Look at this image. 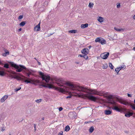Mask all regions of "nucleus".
I'll return each mask as SVG.
<instances>
[{
  "label": "nucleus",
  "instance_id": "19",
  "mask_svg": "<svg viewBox=\"0 0 135 135\" xmlns=\"http://www.w3.org/2000/svg\"><path fill=\"white\" fill-rule=\"evenodd\" d=\"M78 57H83L86 59H88V56L86 55L85 54H84V55H78Z\"/></svg>",
  "mask_w": 135,
  "mask_h": 135
},
{
  "label": "nucleus",
  "instance_id": "29",
  "mask_svg": "<svg viewBox=\"0 0 135 135\" xmlns=\"http://www.w3.org/2000/svg\"><path fill=\"white\" fill-rule=\"evenodd\" d=\"M4 75V72L3 71H0V75L3 76Z\"/></svg>",
  "mask_w": 135,
  "mask_h": 135
},
{
  "label": "nucleus",
  "instance_id": "18",
  "mask_svg": "<svg viewBox=\"0 0 135 135\" xmlns=\"http://www.w3.org/2000/svg\"><path fill=\"white\" fill-rule=\"evenodd\" d=\"M88 26V24L87 23L84 24H81V27L82 28H84L86 27H87Z\"/></svg>",
  "mask_w": 135,
  "mask_h": 135
},
{
  "label": "nucleus",
  "instance_id": "20",
  "mask_svg": "<svg viewBox=\"0 0 135 135\" xmlns=\"http://www.w3.org/2000/svg\"><path fill=\"white\" fill-rule=\"evenodd\" d=\"M70 128L68 125L65 128V131L66 132L68 131L70 129Z\"/></svg>",
  "mask_w": 135,
  "mask_h": 135
},
{
  "label": "nucleus",
  "instance_id": "51",
  "mask_svg": "<svg viewBox=\"0 0 135 135\" xmlns=\"http://www.w3.org/2000/svg\"><path fill=\"white\" fill-rule=\"evenodd\" d=\"M38 65H40L41 64H40V63L39 62H38Z\"/></svg>",
  "mask_w": 135,
  "mask_h": 135
},
{
  "label": "nucleus",
  "instance_id": "53",
  "mask_svg": "<svg viewBox=\"0 0 135 135\" xmlns=\"http://www.w3.org/2000/svg\"><path fill=\"white\" fill-rule=\"evenodd\" d=\"M44 118H42V120H44Z\"/></svg>",
  "mask_w": 135,
  "mask_h": 135
},
{
  "label": "nucleus",
  "instance_id": "8",
  "mask_svg": "<svg viewBox=\"0 0 135 135\" xmlns=\"http://www.w3.org/2000/svg\"><path fill=\"white\" fill-rule=\"evenodd\" d=\"M109 55V52H105L101 54L100 57L101 58L103 59H106Z\"/></svg>",
  "mask_w": 135,
  "mask_h": 135
},
{
  "label": "nucleus",
  "instance_id": "40",
  "mask_svg": "<svg viewBox=\"0 0 135 135\" xmlns=\"http://www.w3.org/2000/svg\"><path fill=\"white\" fill-rule=\"evenodd\" d=\"M58 135H63L62 132L61 131V132L59 133Z\"/></svg>",
  "mask_w": 135,
  "mask_h": 135
},
{
  "label": "nucleus",
  "instance_id": "58",
  "mask_svg": "<svg viewBox=\"0 0 135 135\" xmlns=\"http://www.w3.org/2000/svg\"><path fill=\"white\" fill-rule=\"evenodd\" d=\"M9 135H11V134H9Z\"/></svg>",
  "mask_w": 135,
  "mask_h": 135
},
{
  "label": "nucleus",
  "instance_id": "11",
  "mask_svg": "<svg viewBox=\"0 0 135 135\" xmlns=\"http://www.w3.org/2000/svg\"><path fill=\"white\" fill-rule=\"evenodd\" d=\"M89 52V51L87 48H84L81 50V52L82 54L86 55Z\"/></svg>",
  "mask_w": 135,
  "mask_h": 135
},
{
  "label": "nucleus",
  "instance_id": "9",
  "mask_svg": "<svg viewBox=\"0 0 135 135\" xmlns=\"http://www.w3.org/2000/svg\"><path fill=\"white\" fill-rule=\"evenodd\" d=\"M34 30L35 31H38L40 30V22L34 27Z\"/></svg>",
  "mask_w": 135,
  "mask_h": 135
},
{
  "label": "nucleus",
  "instance_id": "33",
  "mask_svg": "<svg viewBox=\"0 0 135 135\" xmlns=\"http://www.w3.org/2000/svg\"><path fill=\"white\" fill-rule=\"evenodd\" d=\"M5 130V127H2L1 128V131L3 132Z\"/></svg>",
  "mask_w": 135,
  "mask_h": 135
},
{
  "label": "nucleus",
  "instance_id": "52",
  "mask_svg": "<svg viewBox=\"0 0 135 135\" xmlns=\"http://www.w3.org/2000/svg\"><path fill=\"white\" fill-rule=\"evenodd\" d=\"M91 47V46H90L89 47V49H90Z\"/></svg>",
  "mask_w": 135,
  "mask_h": 135
},
{
  "label": "nucleus",
  "instance_id": "41",
  "mask_svg": "<svg viewBox=\"0 0 135 135\" xmlns=\"http://www.w3.org/2000/svg\"><path fill=\"white\" fill-rule=\"evenodd\" d=\"M127 96L128 97H131L132 96V95L131 94H127Z\"/></svg>",
  "mask_w": 135,
  "mask_h": 135
},
{
  "label": "nucleus",
  "instance_id": "55",
  "mask_svg": "<svg viewBox=\"0 0 135 135\" xmlns=\"http://www.w3.org/2000/svg\"><path fill=\"white\" fill-rule=\"evenodd\" d=\"M52 34H53V33H52V34H51V35H52Z\"/></svg>",
  "mask_w": 135,
  "mask_h": 135
},
{
  "label": "nucleus",
  "instance_id": "16",
  "mask_svg": "<svg viewBox=\"0 0 135 135\" xmlns=\"http://www.w3.org/2000/svg\"><path fill=\"white\" fill-rule=\"evenodd\" d=\"M112 112V111L109 110H105L104 111V113L106 115L110 114Z\"/></svg>",
  "mask_w": 135,
  "mask_h": 135
},
{
  "label": "nucleus",
  "instance_id": "38",
  "mask_svg": "<svg viewBox=\"0 0 135 135\" xmlns=\"http://www.w3.org/2000/svg\"><path fill=\"white\" fill-rule=\"evenodd\" d=\"M63 109L62 108V107H60L59 108V111H61Z\"/></svg>",
  "mask_w": 135,
  "mask_h": 135
},
{
  "label": "nucleus",
  "instance_id": "32",
  "mask_svg": "<svg viewBox=\"0 0 135 135\" xmlns=\"http://www.w3.org/2000/svg\"><path fill=\"white\" fill-rule=\"evenodd\" d=\"M120 3H118L117 4V8H119L120 7Z\"/></svg>",
  "mask_w": 135,
  "mask_h": 135
},
{
  "label": "nucleus",
  "instance_id": "12",
  "mask_svg": "<svg viewBox=\"0 0 135 135\" xmlns=\"http://www.w3.org/2000/svg\"><path fill=\"white\" fill-rule=\"evenodd\" d=\"M56 89L62 93L65 92L66 90H67V89L65 88H62L57 87L56 88Z\"/></svg>",
  "mask_w": 135,
  "mask_h": 135
},
{
  "label": "nucleus",
  "instance_id": "44",
  "mask_svg": "<svg viewBox=\"0 0 135 135\" xmlns=\"http://www.w3.org/2000/svg\"><path fill=\"white\" fill-rule=\"evenodd\" d=\"M105 66H104V68L106 69L107 68L108 66H107V65L106 64H105Z\"/></svg>",
  "mask_w": 135,
  "mask_h": 135
},
{
  "label": "nucleus",
  "instance_id": "3",
  "mask_svg": "<svg viewBox=\"0 0 135 135\" xmlns=\"http://www.w3.org/2000/svg\"><path fill=\"white\" fill-rule=\"evenodd\" d=\"M116 100L117 101L119 102L121 104L126 106L130 105L133 109L135 110V105L130 104L129 102L122 98H116Z\"/></svg>",
  "mask_w": 135,
  "mask_h": 135
},
{
  "label": "nucleus",
  "instance_id": "34",
  "mask_svg": "<svg viewBox=\"0 0 135 135\" xmlns=\"http://www.w3.org/2000/svg\"><path fill=\"white\" fill-rule=\"evenodd\" d=\"M23 18V16L22 15H21L20 16L18 17V19H22Z\"/></svg>",
  "mask_w": 135,
  "mask_h": 135
},
{
  "label": "nucleus",
  "instance_id": "22",
  "mask_svg": "<svg viewBox=\"0 0 135 135\" xmlns=\"http://www.w3.org/2000/svg\"><path fill=\"white\" fill-rule=\"evenodd\" d=\"M76 30H72L69 31V32L71 33H75L77 32Z\"/></svg>",
  "mask_w": 135,
  "mask_h": 135
},
{
  "label": "nucleus",
  "instance_id": "42",
  "mask_svg": "<svg viewBox=\"0 0 135 135\" xmlns=\"http://www.w3.org/2000/svg\"><path fill=\"white\" fill-rule=\"evenodd\" d=\"M71 96L70 95H69V96H68L67 97H66V98H71Z\"/></svg>",
  "mask_w": 135,
  "mask_h": 135
},
{
  "label": "nucleus",
  "instance_id": "23",
  "mask_svg": "<svg viewBox=\"0 0 135 135\" xmlns=\"http://www.w3.org/2000/svg\"><path fill=\"white\" fill-rule=\"evenodd\" d=\"M94 130V128L93 127H91L89 129V132L91 133H92Z\"/></svg>",
  "mask_w": 135,
  "mask_h": 135
},
{
  "label": "nucleus",
  "instance_id": "10",
  "mask_svg": "<svg viewBox=\"0 0 135 135\" xmlns=\"http://www.w3.org/2000/svg\"><path fill=\"white\" fill-rule=\"evenodd\" d=\"M114 29L117 31L119 32H122L126 30L125 28H119L117 27H115Z\"/></svg>",
  "mask_w": 135,
  "mask_h": 135
},
{
  "label": "nucleus",
  "instance_id": "1",
  "mask_svg": "<svg viewBox=\"0 0 135 135\" xmlns=\"http://www.w3.org/2000/svg\"><path fill=\"white\" fill-rule=\"evenodd\" d=\"M65 84L70 87V88L73 91V93L76 94L75 95L79 97H85L93 101H95L97 98L91 94H98L101 96L103 95L100 92L95 90L89 89L83 86H75L70 82H67Z\"/></svg>",
  "mask_w": 135,
  "mask_h": 135
},
{
  "label": "nucleus",
  "instance_id": "37",
  "mask_svg": "<svg viewBox=\"0 0 135 135\" xmlns=\"http://www.w3.org/2000/svg\"><path fill=\"white\" fill-rule=\"evenodd\" d=\"M9 77L11 79H12L13 78H14V76H13L12 75H10L9 76Z\"/></svg>",
  "mask_w": 135,
  "mask_h": 135
},
{
  "label": "nucleus",
  "instance_id": "5",
  "mask_svg": "<svg viewBox=\"0 0 135 135\" xmlns=\"http://www.w3.org/2000/svg\"><path fill=\"white\" fill-rule=\"evenodd\" d=\"M39 75L41 76V78L42 80H45L46 83L49 82L50 79V77L49 75L44 74L41 72H39Z\"/></svg>",
  "mask_w": 135,
  "mask_h": 135
},
{
  "label": "nucleus",
  "instance_id": "56",
  "mask_svg": "<svg viewBox=\"0 0 135 135\" xmlns=\"http://www.w3.org/2000/svg\"><path fill=\"white\" fill-rule=\"evenodd\" d=\"M85 123H87V122H85Z\"/></svg>",
  "mask_w": 135,
  "mask_h": 135
},
{
  "label": "nucleus",
  "instance_id": "49",
  "mask_svg": "<svg viewBox=\"0 0 135 135\" xmlns=\"http://www.w3.org/2000/svg\"><path fill=\"white\" fill-rule=\"evenodd\" d=\"M58 85H59V86H62V85H61V84H58Z\"/></svg>",
  "mask_w": 135,
  "mask_h": 135
},
{
  "label": "nucleus",
  "instance_id": "30",
  "mask_svg": "<svg viewBox=\"0 0 135 135\" xmlns=\"http://www.w3.org/2000/svg\"><path fill=\"white\" fill-rule=\"evenodd\" d=\"M93 3H90L89 4V7L91 8L93 6Z\"/></svg>",
  "mask_w": 135,
  "mask_h": 135
},
{
  "label": "nucleus",
  "instance_id": "21",
  "mask_svg": "<svg viewBox=\"0 0 135 135\" xmlns=\"http://www.w3.org/2000/svg\"><path fill=\"white\" fill-rule=\"evenodd\" d=\"M121 70V69H120V68H116L115 69V71L117 72V74H118V73L119 71Z\"/></svg>",
  "mask_w": 135,
  "mask_h": 135
},
{
  "label": "nucleus",
  "instance_id": "46",
  "mask_svg": "<svg viewBox=\"0 0 135 135\" xmlns=\"http://www.w3.org/2000/svg\"><path fill=\"white\" fill-rule=\"evenodd\" d=\"M133 19L135 20V15L133 16Z\"/></svg>",
  "mask_w": 135,
  "mask_h": 135
},
{
  "label": "nucleus",
  "instance_id": "54",
  "mask_svg": "<svg viewBox=\"0 0 135 135\" xmlns=\"http://www.w3.org/2000/svg\"><path fill=\"white\" fill-rule=\"evenodd\" d=\"M134 103L135 104V99H134Z\"/></svg>",
  "mask_w": 135,
  "mask_h": 135
},
{
  "label": "nucleus",
  "instance_id": "43",
  "mask_svg": "<svg viewBox=\"0 0 135 135\" xmlns=\"http://www.w3.org/2000/svg\"><path fill=\"white\" fill-rule=\"evenodd\" d=\"M21 77H19V76H18V78L17 79V80H21Z\"/></svg>",
  "mask_w": 135,
  "mask_h": 135
},
{
  "label": "nucleus",
  "instance_id": "36",
  "mask_svg": "<svg viewBox=\"0 0 135 135\" xmlns=\"http://www.w3.org/2000/svg\"><path fill=\"white\" fill-rule=\"evenodd\" d=\"M18 78V76L17 75H15L14 76L13 78L17 79Z\"/></svg>",
  "mask_w": 135,
  "mask_h": 135
},
{
  "label": "nucleus",
  "instance_id": "31",
  "mask_svg": "<svg viewBox=\"0 0 135 135\" xmlns=\"http://www.w3.org/2000/svg\"><path fill=\"white\" fill-rule=\"evenodd\" d=\"M9 54V52H5L3 54V56H6L7 55V54Z\"/></svg>",
  "mask_w": 135,
  "mask_h": 135
},
{
  "label": "nucleus",
  "instance_id": "13",
  "mask_svg": "<svg viewBox=\"0 0 135 135\" xmlns=\"http://www.w3.org/2000/svg\"><path fill=\"white\" fill-rule=\"evenodd\" d=\"M133 114V113L130 112H128L125 113V116L127 117H129L132 116Z\"/></svg>",
  "mask_w": 135,
  "mask_h": 135
},
{
  "label": "nucleus",
  "instance_id": "39",
  "mask_svg": "<svg viewBox=\"0 0 135 135\" xmlns=\"http://www.w3.org/2000/svg\"><path fill=\"white\" fill-rule=\"evenodd\" d=\"M36 125L35 124H34V130L35 131L36 130Z\"/></svg>",
  "mask_w": 135,
  "mask_h": 135
},
{
  "label": "nucleus",
  "instance_id": "57",
  "mask_svg": "<svg viewBox=\"0 0 135 135\" xmlns=\"http://www.w3.org/2000/svg\"><path fill=\"white\" fill-rule=\"evenodd\" d=\"M85 123H87V122H85Z\"/></svg>",
  "mask_w": 135,
  "mask_h": 135
},
{
  "label": "nucleus",
  "instance_id": "14",
  "mask_svg": "<svg viewBox=\"0 0 135 135\" xmlns=\"http://www.w3.org/2000/svg\"><path fill=\"white\" fill-rule=\"evenodd\" d=\"M8 97L7 95H5L1 99V102H4Z\"/></svg>",
  "mask_w": 135,
  "mask_h": 135
},
{
  "label": "nucleus",
  "instance_id": "26",
  "mask_svg": "<svg viewBox=\"0 0 135 135\" xmlns=\"http://www.w3.org/2000/svg\"><path fill=\"white\" fill-rule=\"evenodd\" d=\"M25 24V21L22 22L20 24V25L21 26H23Z\"/></svg>",
  "mask_w": 135,
  "mask_h": 135
},
{
  "label": "nucleus",
  "instance_id": "27",
  "mask_svg": "<svg viewBox=\"0 0 135 135\" xmlns=\"http://www.w3.org/2000/svg\"><path fill=\"white\" fill-rule=\"evenodd\" d=\"M42 99H37L35 100V102L37 103H40L42 101Z\"/></svg>",
  "mask_w": 135,
  "mask_h": 135
},
{
  "label": "nucleus",
  "instance_id": "47",
  "mask_svg": "<svg viewBox=\"0 0 135 135\" xmlns=\"http://www.w3.org/2000/svg\"><path fill=\"white\" fill-rule=\"evenodd\" d=\"M133 50H134L135 51V47H133Z\"/></svg>",
  "mask_w": 135,
  "mask_h": 135
},
{
  "label": "nucleus",
  "instance_id": "4",
  "mask_svg": "<svg viewBox=\"0 0 135 135\" xmlns=\"http://www.w3.org/2000/svg\"><path fill=\"white\" fill-rule=\"evenodd\" d=\"M22 76L23 78L21 77V80L25 82L27 84L29 83H31L33 84H36V83H39V81L38 80H31L30 79L25 77L23 75H22Z\"/></svg>",
  "mask_w": 135,
  "mask_h": 135
},
{
  "label": "nucleus",
  "instance_id": "15",
  "mask_svg": "<svg viewBox=\"0 0 135 135\" xmlns=\"http://www.w3.org/2000/svg\"><path fill=\"white\" fill-rule=\"evenodd\" d=\"M97 20L100 22L101 23L103 21V18L101 17L98 16L97 17Z\"/></svg>",
  "mask_w": 135,
  "mask_h": 135
},
{
  "label": "nucleus",
  "instance_id": "24",
  "mask_svg": "<svg viewBox=\"0 0 135 135\" xmlns=\"http://www.w3.org/2000/svg\"><path fill=\"white\" fill-rule=\"evenodd\" d=\"M4 67L6 68H9V65L7 63H6L4 64Z\"/></svg>",
  "mask_w": 135,
  "mask_h": 135
},
{
  "label": "nucleus",
  "instance_id": "48",
  "mask_svg": "<svg viewBox=\"0 0 135 135\" xmlns=\"http://www.w3.org/2000/svg\"><path fill=\"white\" fill-rule=\"evenodd\" d=\"M12 73L13 74H16V72H13V73Z\"/></svg>",
  "mask_w": 135,
  "mask_h": 135
},
{
  "label": "nucleus",
  "instance_id": "35",
  "mask_svg": "<svg viewBox=\"0 0 135 135\" xmlns=\"http://www.w3.org/2000/svg\"><path fill=\"white\" fill-rule=\"evenodd\" d=\"M21 89V87H20V88H18V89L16 88V89H15V91H18V90H19Z\"/></svg>",
  "mask_w": 135,
  "mask_h": 135
},
{
  "label": "nucleus",
  "instance_id": "7",
  "mask_svg": "<svg viewBox=\"0 0 135 135\" xmlns=\"http://www.w3.org/2000/svg\"><path fill=\"white\" fill-rule=\"evenodd\" d=\"M96 42L100 43L102 45H103L106 44V42L105 39L101 37H97L95 39Z\"/></svg>",
  "mask_w": 135,
  "mask_h": 135
},
{
  "label": "nucleus",
  "instance_id": "6",
  "mask_svg": "<svg viewBox=\"0 0 135 135\" xmlns=\"http://www.w3.org/2000/svg\"><path fill=\"white\" fill-rule=\"evenodd\" d=\"M110 103L113 105V109L118 112H120L122 110V109L119 108L116 105H117V103L114 101H113L110 102Z\"/></svg>",
  "mask_w": 135,
  "mask_h": 135
},
{
  "label": "nucleus",
  "instance_id": "28",
  "mask_svg": "<svg viewBox=\"0 0 135 135\" xmlns=\"http://www.w3.org/2000/svg\"><path fill=\"white\" fill-rule=\"evenodd\" d=\"M120 68V69H121V70L122 69H125L126 68V66L124 65H123L122 66H121V67H119Z\"/></svg>",
  "mask_w": 135,
  "mask_h": 135
},
{
  "label": "nucleus",
  "instance_id": "2",
  "mask_svg": "<svg viewBox=\"0 0 135 135\" xmlns=\"http://www.w3.org/2000/svg\"><path fill=\"white\" fill-rule=\"evenodd\" d=\"M10 64L12 67H14L16 69V71L17 72H20L23 69L25 70V71L24 72L26 74L27 76L29 78L30 75L32 74V72L31 70H29L26 68V67L22 65H17L14 64L13 62H10Z\"/></svg>",
  "mask_w": 135,
  "mask_h": 135
},
{
  "label": "nucleus",
  "instance_id": "45",
  "mask_svg": "<svg viewBox=\"0 0 135 135\" xmlns=\"http://www.w3.org/2000/svg\"><path fill=\"white\" fill-rule=\"evenodd\" d=\"M22 30V28H20L18 30V31L19 32L21 31Z\"/></svg>",
  "mask_w": 135,
  "mask_h": 135
},
{
  "label": "nucleus",
  "instance_id": "17",
  "mask_svg": "<svg viewBox=\"0 0 135 135\" xmlns=\"http://www.w3.org/2000/svg\"><path fill=\"white\" fill-rule=\"evenodd\" d=\"M47 86L45 85H41L44 87H48L49 88H52V85H50L49 84H47Z\"/></svg>",
  "mask_w": 135,
  "mask_h": 135
},
{
  "label": "nucleus",
  "instance_id": "25",
  "mask_svg": "<svg viewBox=\"0 0 135 135\" xmlns=\"http://www.w3.org/2000/svg\"><path fill=\"white\" fill-rule=\"evenodd\" d=\"M109 66L112 69H113L114 67L111 63H109Z\"/></svg>",
  "mask_w": 135,
  "mask_h": 135
},
{
  "label": "nucleus",
  "instance_id": "50",
  "mask_svg": "<svg viewBox=\"0 0 135 135\" xmlns=\"http://www.w3.org/2000/svg\"><path fill=\"white\" fill-rule=\"evenodd\" d=\"M75 63L77 64H79V62H75Z\"/></svg>",
  "mask_w": 135,
  "mask_h": 135
}]
</instances>
